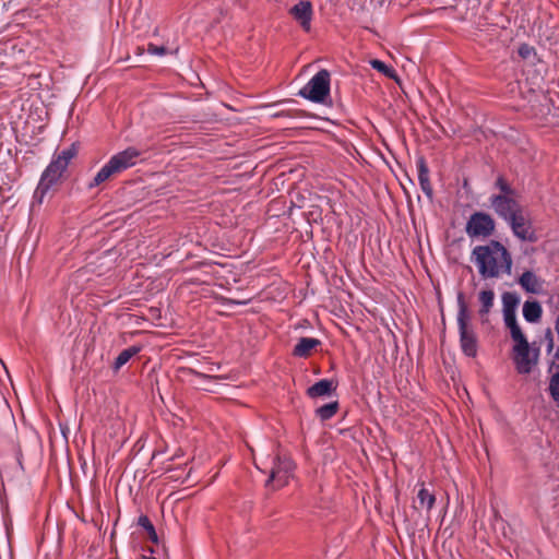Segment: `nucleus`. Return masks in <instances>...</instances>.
<instances>
[{
	"label": "nucleus",
	"instance_id": "obj_34",
	"mask_svg": "<svg viewBox=\"0 0 559 559\" xmlns=\"http://www.w3.org/2000/svg\"><path fill=\"white\" fill-rule=\"evenodd\" d=\"M143 559H157V558H155V557H146L145 556Z\"/></svg>",
	"mask_w": 559,
	"mask_h": 559
},
{
	"label": "nucleus",
	"instance_id": "obj_32",
	"mask_svg": "<svg viewBox=\"0 0 559 559\" xmlns=\"http://www.w3.org/2000/svg\"><path fill=\"white\" fill-rule=\"evenodd\" d=\"M314 384L323 385V384H331V382L326 379H322V380H319L318 382H316Z\"/></svg>",
	"mask_w": 559,
	"mask_h": 559
},
{
	"label": "nucleus",
	"instance_id": "obj_16",
	"mask_svg": "<svg viewBox=\"0 0 559 559\" xmlns=\"http://www.w3.org/2000/svg\"><path fill=\"white\" fill-rule=\"evenodd\" d=\"M418 181L423 192L431 200L433 197V189L430 183L429 169L424 158L417 162Z\"/></svg>",
	"mask_w": 559,
	"mask_h": 559
},
{
	"label": "nucleus",
	"instance_id": "obj_24",
	"mask_svg": "<svg viewBox=\"0 0 559 559\" xmlns=\"http://www.w3.org/2000/svg\"><path fill=\"white\" fill-rule=\"evenodd\" d=\"M540 343H545L547 354H551L552 353L554 347H555V342H554V333H552V330L550 328H547L545 330L544 336H543V340L540 341Z\"/></svg>",
	"mask_w": 559,
	"mask_h": 559
},
{
	"label": "nucleus",
	"instance_id": "obj_10",
	"mask_svg": "<svg viewBox=\"0 0 559 559\" xmlns=\"http://www.w3.org/2000/svg\"><path fill=\"white\" fill-rule=\"evenodd\" d=\"M496 228L495 219L485 212L473 213L465 226V233L469 238H488Z\"/></svg>",
	"mask_w": 559,
	"mask_h": 559
},
{
	"label": "nucleus",
	"instance_id": "obj_13",
	"mask_svg": "<svg viewBox=\"0 0 559 559\" xmlns=\"http://www.w3.org/2000/svg\"><path fill=\"white\" fill-rule=\"evenodd\" d=\"M289 14L300 25L305 32L311 29V21L313 16L312 3L308 0H301L289 9Z\"/></svg>",
	"mask_w": 559,
	"mask_h": 559
},
{
	"label": "nucleus",
	"instance_id": "obj_33",
	"mask_svg": "<svg viewBox=\"0 0 559 559\" xmlns=\"http://www.w3.org/2000/svg\"><path fill=\"white\" fill-rule=\"evenodd\" d=\"M143 51H144V49H143V48L138 47V53H139V55H142V53H143Z\"/></svg>",
	"mask_w": 559,
	"mask_h": 559
},
{
	"label": "nucleus",
	"instance_id": "obj_5",
	"mask_svg": "<svg viewBox=\"0 0 559 559\" xmlns=\"http://www.w3.org/2000/svg\"><path fill=\"white\" fill-rule=\"evenodd\" d=\"M457 305L459 312L456 321L460 334L461 349L464 355L468 357H476L478 350V340L473 326L469 323L467 305L462 294H459L457 296Z\"/></svg>",
	"mask_w": 559,
	"mask_h": 559
},
{
	"label": "nucleus",
	"instance_id": "obj_31",
	"mask_svg": "<svg viewBox=\"0 0 559 559\" xmlns=\"http://www.w3.org/2000/svg\"><path fill=\"white\" fill-rule=\"evenodd\" d=\"M313 400L314 406H318L319 404H322L328 401V397L317 399V397H310Z\"/></svg>",
	"mask_w": 559,
	"mask_h": 559
},
{
	"label": "nucleus",
	"instance_id": "obj_7",
	"mask_svg": "<svg viewBox=\"0 0 559 559\" xmlns=\"http://www.w3.org/2000/svg\"><path fill=\"white\" fill-rule=\"evenodd\" d=\"M512 341L515 343L513 354L516 368L522 373H528L538 361L540 348L535 342L531 345L525 335Z\"/></svg>",
	"mask_w": 559,
	"mask_h": 559
},
{
	"label": "nucleus",
	"instance_id": "obj_22",
	"mask_svg": "<svg viewBox=\"0 0 559 559\" xmlns=\"http://www.w3.org/2000/svg\"><path fill=\"white\" fill-rule=\"evenodd\" d=\"M370 66L372 67V69L381 72L382 74H384L385 76H388L390 79L396 78V71L392 67L388 66L386 63H384L381 60L372 59L370 61Z\"/></svg>",
	"mask_w": 559,
	"mask_h": 559
},
{
	"label": "nucleus",
	"instance_id": "obj_2",
	"mask_svg": "<svg viewBox=\"0 0 559 559\" xmlns=\"http://www.w3.org/2000/svg\"><path fill=\"white\" fill-rule=\"evenodd\" d=\"M78 155L75 144L53 154L50 163L43 171L39 182L33 194V205L41 204L46 197L52 195L63 182L66 171L71 160Z\"/></svg>",
	"mask_w": 559,
	"mask_h": 559
},
{
	"label": "nucleus",
	"instance_id": "obj_28",
	"mask_svg": "<svg viewBox=\"0 0 559 559\" xmlns=\"http://www.w3.org/2000/svg\"><path fill=\"white\" fill-rule=\"evenodd\" d=\"M550 396L559 404V386H548Z\"/></svg>",
	"mask_w": 559,
	"mask_h": 559
},
{
	"label": "nucleus",
	"instance_id": "obj_4",
	"mask_svg": "<svg viewBox=\"0 0 559 559\" xmlns=\"http://www.w3.org/2000/svg\"><path fill=\"white\" fill-rule=\"evenodd\" d=\"M495 187L499 190V193L492 194L489 198L490 205L500 218L507 221L523 209V206L518 200L515 189L503 176H499L496 179Z\"/></svg>",
	"mask_w": 559,
	"mask_h": 559
},
{
	"label": "nucleus",
	"instance_id": "obj_6",
	"mask_svg": "<svg viewBox=\"0 0 559 559\" xmlns=\"http://www.w3.org/2000/svg\"><path fill=\"white\" fill-rule=\"evenodd\" d=\"M336 388L337 386H308L307 395L309 397H328L326 402L319 404L314 408L316 416L322 421L331 419L340 408Z\"/></svg>",
	"mask_w": 559,
	"mask_h": 559
},
{
	"label": "nucleus",
	"instance_id": "obj_27",
	"mask_svg": "<svg viewBox=\"0 0 559 559\" xmlns=\"http://www.w3.org/2000/svg\"><path fill=\"white\" fill-rule=\"evenodd\" d=\"M301 114H302V111H301V110H294V111L288 110V111H281V112H278V114H276V116H277V117H280V116H286V117H300V116H301Z\"/></svg>",
	"mask_w": 559,
	"mask_h": 559
},
{
	"label": "nucleus",
	"instance_id": "obj_15",
	"mask_svg": "<svg viewBox=\"0 0 559 559\" xmlns=\"http://www.w3.org/2000/svg\"><path fill=\"white\" fill-rule=\"evenodd\" d=\"M478 301L480 304V308L478 310V316L481 324L489 323V312L495 304V293L491 289L480 290L478 294Z\"/></svg>",
	"mask_w": 559,
	"mask_h": 559
},
{
	"label": "nucleus",
	"instance_id": "obj_20",
	"mask_svg": "<svg viewBox=\"0 0 559 559\" xmlns=\"http://www.w3.org/2000/svg\"><path fill=\"white\" fill-rule=\"evenodd\" d=\"M138 525L141 526L143 530L146 531L148 538L152 543L157 544L158 543V535L156 533V530L154 525L152 524L148 516L142 514L138 519Z\"/></svg>",
	"mask_w": 559,
	"mask_h": 559
},
{
	"label": "nucleus",
	"instance_id": "obj_21",
	"mask_svg": "<svg viewBox=\"0 0 559 559\" xmlns=\"http://www.w3.org/2000/svg\"><path fill=\"white\" fill-rule=\"evenodd\" d=\"M418 502L421 507H425L427 511H430L436 502V497L425 487H421L417 493Z\"/></svg>",
	"mask_w": 559,
	"mask_h": 559
},
{
	"label": "nucleus",
	"instance_id": "obj_11",
	"mask_svg": "<svg viewBox=\"0 0 559 559\" xmlns=\"http://www.w3.org/2000/svg\"><path fill=\"white\" fill-rule=\"evenodd\" d=\"M506 222L509 224L513 235L522 241L535 242L537 240L532 222L525 214L524 209H521Z\"/></svg>",
	"mask_w": 559,
	"mask_h": 559
},
{
	"label": "nucleus",
	"instance_id": "obj_26",
	"mask_svg": "<svg viewBox=\"0 0 559 559\" xmlns=\"http://www.w3.org/2000/svg\"><path fill=\"white\" fill-rule=\"evenodd\" d=\"M535 53V49L534 47L530 46L528 44H522L520 47H519V55L523 58V59H528L532 55Z\"/></svg>",
	"mask_w": 559,
	"mask_h": 559
},
{
	"label": "nucleus",
	"instance_id": "obj_35",
	"mask_svg": "<svg viewBox=\"0 0 559 559\" xmlns=\"http://www.w3.org/2000/svg\"><path fill=\"white\" fill-rule=\"evenodd\" d=\"M179 456H180V454L176 453L171 459L179 457Z\"/></svg>",
	"mask_w": 559,
	"mask_h": 559
},
{
	"label": "nucleus",
	"instance_id": "obj_3",
	"mask_svg": "<svg viewBox=\"0 0 559 559\" xmlns=\"http://www.w3.org/2000/svg\"><path fill=\"white\" fill-rule=\"evenodd\" d=\"M142 152L134 146H129L126 150L112 155L109 160L97 171L93 180L87 185L88 189L100 186L109 181L127 169L135 166L141 159Z\"/></svg>",
	"mask_w": 559,
	"mask_h": 559
},
{
	"label": "nucleus",
	"instance_id": "obj_18",
	"mask_svg": "<svg viewBox=\"0 0 559 559\" xmlns=\"http://www.w3.org/2000/svg\"><path fill=\"white\" fill-rule=\"evenodd\" d=\"M502 312L504 324L510 331L511 338L513 340L523 336L524 333L516 320V310H502Z\"/></svg>",
	"mask_w": 559,
	"mask_h": 559
},
{
	"label": "nucleus",
	"instance_id": "obj_1",
	"mask_svg": "<svg viewBox=\"0 0 559 559\" xmlns=\"http://www.w3.org/2000/svg\"><path fill=\"white\" fill-rule=\"evenodd\" d=\"M471 260L484 280L500 278L503 275L511 274L512 255L498 240H490L486 245L476 246L472 250Z\"/></svg>",
	"mask_w": 559,
	"mask_h": 559
},
{
	"label": "nucleus",
	"instance_id": "obj_8",
	"mask_svg": "<svg viewBox=\"0 0 559 559\" xmlns=\"http://www.w3.org/2000/svg\"><path fill=\"white\" fill-rule=\"evenodd\" d=\"M331 75L325 69L317 72L299 91V95L313 103H324L330 95Z\"/></svg>",
	"mask_w": 559,
	"mask_h": 559
},
{
	"label": "nucleus",
	"instance_id": "obj_14",
	"mask_svg": "<svg viewBox=\"0 0 559 559\" xmlns=\"http://www.w3.org/2000/svg\"><path fill=\"white\" fill-rule=\"evenodd\" d=\"M519 284L525 292L538 295L544 290L545 281L532 271H525L520 276Z\"/></svg>",
	"mask_w": 559,
	"mask_h": 559
},
{
	"label": "nucleus",
	"instance_id": "obj_23",
	"mask_svg": "<svg viewBox=\"0 0 559 559\" xmlns=\"http://www.w3.org/2000/svg\"><path fill=\"white\" fill-rule=\"evenodd\" d=\"M520 298L515 293L506 292L502 295V310H516Z\"/></svg>",
	"mask_w": 559,
	"mask_h": 559
},
{
	"label": "nucleus",
	"instance_id": "obj_30",
	"mask_svg": "<svg viewBox=\"0 0 559 559\" xmlns=\"http://www.w3.org/2000/svg\"><path fill=\"white\" fill-rule=\"evenodd\" d=\"M549 384H559V370L554 373Z\"/></svg>",
	"mask_w": 559,
	"mask_h": 559
},
{
	"label": "nucleus",
	"instance_id": "obj_17",
	"mask_svg": "<svg viewBox=\"0 0 559 559\" xmlns=\"http://www.w3.org/2000/svg\"><path fill=\"white\" fill-rule=\"evenodd\" d=\"M543 308L536 300H526L523 305V317L530 323H536L540 320Z\"/></svg>",
	"mask_w": 559,
	"mask_h": 559
},
{
	"label": "nucleus",
	"instance_id": "obj_29",
	"mask_svg": "<svg viewBox=\"0 0 559 559\" xmlns=\"http://www.w3.org/2000/svg\"><path fill=\"white\" fill-rule=\"evenodd\" d=\"M550 368H556L557 370H559V348L554 354L552 364Z\"/></svg>",
	"mask_w": 559,
	"mask_h": 559
},
{
	"label": "nucleus",
	"instance_id": "obj_36",
	"mask_svg": "<svg viewBox=\"0 0 559 559\" xmlns=\"http://www.w3.org/2000/svg\"><path fill=\"white\" fill-rule=\"evenodd\" d=\"M463 391L468 394L467 390H466V386H463Z\"/></svg>",
	"mask_w": 559,
	"mask_h": 559
},
{
	"label": "nucleus",
	"instance_id": "obj_25",
	"mask_svg": "<svg viewBox=\"0 0 559 559\" xmlns=\"http://www.w3.org/2000/svg\"><path fill=\"white\" fill-rule=\"evenodd\" d=\"M147 52L151 55H155V56H165L166 53H169L170 51L165 46H157V45L150 43L147 45Z\"/></svg>",
	"mask_w": 559,
	"mask_h": 559
},
{
	"label": "nucleus",
	"instance_id": "obj_19",
	"mask_svg": "<svg viewBox=\"0 0 559 559\" xmlns=\"http://www.w3.org/2000/svg\"><path fill=\"white\" fill-rule=\"evenodd\" d=\"M142 350L141 345H132L122 352L117 356L112 364V368L117 371L120 368H122L127 362L131 360L134 356H136Z\"/></svg>",
	"mask_w": 559,
	"mask_h": 559
},
{
	"label": "nucleus",
	"instance_id": "obj_9",
	"mask_svg": "<svg viewBox=\"0 0 559 559\" xmlns=\"http://www.w3.org/2000/svg\"><path fill=\"white\" fill-rule=\"evenodd\" d=\"M295 463L286 455H276L272 459V467L265 486L273 484V488H282L288 484L293 476Z\"/></svg>",
	"mask_w": 559,
	"mask_h": 559
},
{
	"label": "nucleus",
	"instance_id": "obj_12",
	"mask_svg": "<svg viewBox=\"0 0 559 559\" xmlns=\"http://www.w3.org/2000/svg\"><path fill=\"white\" fill-rule=\"evenodd\" d=\"M322 342L316 337L302 336L297 338L290 355L297 359H309L321 350Z\"/></svg>",
	"mask_w": 559,
	"mask_h": 559
}]
</instances>
